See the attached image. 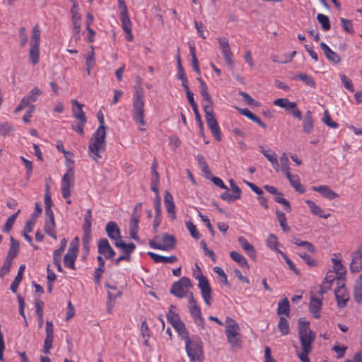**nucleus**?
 <instances>
[{"label": "nucleus", "mask_w": 362, "mask_h": 362, "mask_svg": "<svg viewBox=\"0 0 362 362\" xmlns=\"http://www.w3.org/2000/svg\"><path fill=\"white\" fill-rule=\"evenodd\" d=\"M98 119L99 126L92 134L88 142V156L96 163L103 158V153L106 151V129L103 114L98 112Z\"/></svg>", "instance_id": "obj_1"}, {"label": "nucleus", "mask_w": 362, "mask_h": 362, "mask_svg": "<svg viewBox=\"0 0 362 362\" xmlns=\"http://www.w3.org/2000/svg\"><path fill=\"white\" fill-rule=\"evenodd\" d=\"M197 81L199 82V91L202 97V104L205 113L206 124L214 138L217 141H221V132L218 122L214 115L213 110V100L210 94L209 93L208 86L201 78H197Z\"/></svg>", "instance_id": "obj_2"}, {"label": "nucleus", "mask_w": 362, "mask_h": 362, "mask_svg": "<svg viewBox=\"0 0 362 362\" xmlns=\"http://www.w3.org/2000/svg\"><path fill=\"white\" fill-rule=\"evenodd\" d=\"M298 337L302 351L298 352L297 356L301 362H310L308 355L313 350L315 333L310 329L308 322H303L301 320L298 321Z\"/></svg>", "instance_id": "obj_3"}, {"label": "nucleus", "mask_w": 362, "mask_h": 362, "mask_svg": "<svg viewBox=\"0 0 362 362\" xmlns=\"http://www.w3.org/2000/svg\"><path fill=\"white\" fill-rule=\"evenodd\" d=\"M132 117L141 132H145L146 122L145 119V101L144 90L141 88H136L132 98Z\"/></svg>", "instance_id": "obj_4"}, {"label": "nucleus", "mask_w": 362, "mask_h": 362, "mask_svg": "<svg viewBox=\"0 0 362 362\" xmlns=\"http://www.w3.org/2000/svg\"><path fill=\"white\" fill-rule=\"evenodd\" d=\"M185 342V349L189 362H204L203 343L197 336H193Z\"/></svg>", "instance_id": "obj_5"}, {"label": "nucleus", "mask_w": 362, "mask_h": 362, "mask_svg": "<svg viewBox=\"0 0 362 362\" xmlns=\"http://www.w3.org/2000/svg\"><path fill=\"white\" fill-rule=\"evenodd\" d=\"M193 276L198 281L197 286L200 289L202 297L204 303L210 306L213 301L212 289L206 276L202 272L200 267L196 264L193 272Z\"/></svg>", "instance_id": "obj_6"}, {"label": "nucleus", "mask_w": 362, "mask_h": 362, "mask_svg": "<svg viewBox=\"0 0 362 362\" xmlns=\"http://www.w3.org/2000/svg\"><path fill=\"white\" fill-rule=\"evenodd\" d=\"M240 328L239 325L230 317L226 318V335L232 349L241 347Z\"/></svg>", "instance_id": "obj_7"}, {"label": "nucleus", "mask_w": 362, "mask_h": 362, "mask_svg": "<svg viewBox=\"0 0 362 362\" xmlns=\"http://www.w3.org/2000/svg\"><path fill=\"white\" fill-rule=\"evenodd\" d=\"M175 238L173 235L163 233L160 236H156L154 239L149 241V246L151 248L169 251L175 246Z\"/></svg>", "instance_id": "obj_8"}, {"label": "nucleus", "mask_w": 362, "mask_h": 362, "mask_svg": "<svg viewBox=\"0 0 362 362\" xmlns=\"http://www.w3.org/2000/svg\"><path fill=\"white\" fill-rule=\"evenodd\" d=\"M192 286L191 280L188 277L183 276L173 284L170 293L179 298L188 297L189 295V289Z\"/></svg>", "instance_id": "obj_9"}, {"label": "nucleus", "mask_w": 362, "mask_h": 362, "mask_svg": "<svg viewBox=\"0 0 362 362\" xmlns=\"http://www.w3.org/2000/svg\"><path fill=\"white\" fill-rule=\"evenodd\" d=\"M141 203H136L133 209L132 216L129 221V235L134 240H139L138 236V230H139V223L140 221V216L141 214Z\"/></svg>", "instance_id": "obj_10"}, {"label": "nucleus", "mask_w": 362, "mask_h": 362, "mask_svg": "<svg viewBox=\"0 0 362 362\" xmlns=\"http://www.w3.org/2000/svg\"><path fill=\"white\" fill-rule=\"evenodd\" d=\"M78 253V239L76 238L69 245V249L64 257V266L75 269V262Z\"/></svg>", "instance_id": "obj_11"}, {"label": "nucleus", "mask_w": 362, "mask_h": 362, "mask_svg": "<svg viewBox=\"0 0 362 362\" xmlns=\"http://www.w3.org/2000/svg\"><path fill=\"white\" fill-rule=\"evenodd\" d=\"M188 303L189 311L192 317L194 319L195 323L198 326H200L202 329H204V319L202 315L201 309L197 305L192 292H189V295L188 296Z\"/></svg>", "instance_id": "obj_12"}, {"label": "nucleus", "mask_w": 362, "mask_h": 362, "mask_svg": "<svg viewBox=\"0 0 362 362\" xmlns=\"http://www.w3.org/2000/svg\"><path fill=\"white\" fill-rule=\"evenodd\" d=\"M74 170L70 168L67 170V172L63 175L62 183H61V190L62 195L64 199H68L71 196V188L74 186Z\"/></svg>", "instance_id": "obj_13"}, {"label": "nucleus", "mask_w": 362, "mask_h": 362, "mask_svg": "<svg viewBox=\"0 0 362 362\" xmlns=\"http://www.w3.org/2000/svg\"><path fill=\"white\" fill-rule=\"evenodd\" d=\"M334 281H336L339 286L343 282V279L337 275L334 271H328L322 285L320 286L318 293H320L321 296H323L324 293L330 289L332 284Z\"/></svg>", "instance_id": "obj_14"}, {"label": "nucleus", "mask_w": 362, "mask_h": 362, "mask_svg": "<svg viewBox=\"0 0 362 362\" xmlns=\"http://www.w3.org/2000/svg\"><path fill=\"white\" fill-rule=\"evenodd\" d=\"M217 41L226 64L230 67H233L234 64L233 59V54L230 51L228 40L226 37H218Z\"/></svg>", "instance_id": "obj_15"}, {"label": "nucleus", "mask_w": 362, "mask_h": 362, "mask_svg": "<svg viewBox=\"0 0 362 362\" xmlns=\"http://www.w3.org/2000/svg\"><path fill=\"white\" fill-rule=\"evenodd\" d=\"M319 295V297H315L312 295L309 303V310L315 319L320 317V311L322 306L323 296H321L320 293Z\"/></svg>", "instance_id": "obj_16"}, {"label": "nucleus", "mask_w": 362, "mask_h": 362, "mask_svg": "<svg viewBox=\"0 0 362 362\" xmlns=\"http://www.w3.org/2000/svg\"><path fill=\"white\" fill-rule=\"evenodd\" d=\"M98 252L106 259H112L115 255L114 250L105 238H101L98 240Z\"/></svg>", "instance_id": "obj_17"}, {"label": "nucleus", "mask_w": 362, "mask_h": 362, "mask_svg": "<svg viewBox=\"0 0 362 362\" xmlns=\"http://www.w3.org/2000/svg\"><path fill=\"white\" fill-rule=\"evenodd\" d=\"M350 270L351 272H358L362 269V247H358L352 252Z\"/></svg>", "instance_id": "obj_18"}, {"label": "nucleus", "mask_w": 362, "mask_h": 362, "mask_svg": "<svg viewBox=\"0 0 362 362\" xmlns=\"http://www.w3.org/2000/svg\"><path fill=\"white\" fill-rule=\"evenodd\" d=\"M337 305L339 308H344L349 299V296L344 285H339L334 291Z\"/></svg>", "instance_id": "obj_19"}, {"label": "nucleus", "mask_w": 362, "mask_h": 362, "mask_svg": "<svg viewBox=\"0 0 362 362\" xmlns=\"http://www.w3.org/2000/svg\"><path fill=\"white\" fill-rule=\"evenodd\" d=\"M259 151L267 158L271 163L273 168L276 172L279 171V164L277 159V155L272 149H266L263 146H259Z\"/></svg>", "instance_id": "obj_20"}, {"label": "nucleus", "mask_w": 362, "mask_h": 362, "mask_svg": "<svg viewBox=\"0 0 362 362\" xmlns=\"http://www.w3.org/2000/svg\"><path fill=\"white\" fill-rule=\"evenodd\" d=\"M164 202L166 211L169 215L170 218L172 221L175 220L176 218V211H175V205L173 202V197L172 194L166 191L164 196Z\"/></svg>", "instance_id": "obj_21"}, {"label": "nucleus", "mask_w": 362, "mask_h": 362, "mask_svg": "<svg viewBox=\"0 0 362 362\" xmlns=\"http://www.w3.org/2000/svg\"><path fill=\"white\" fill-rule=\"evenodd\" d=\"M312 189L315 192H319L325 198H326L329 200H333V199L339 197L338 194L336 193L335 192H334L327 185L313 186V187H312Z\"/></svg>", "instance_id": "obj_22"}, {"label": "nucleus", "mask_w": 362, "mask_h": 362, "mask_svg": "<svg viewBox=\"0 0 362 362\" xmlns=\"http://www.w3.org/2000/svg\"><path fill=\"white\" fill-rule=\"evenodd\" d=\"M79 10V6L76 5L74 6H71L70 10L73 28L77 34L81 31V22L82 19Z\"/></svg>", "instance_id": "obj_23"}, {"label": "nucleus", "mask_w": 362, "mask_h": 362, "mask_svg": "<svg viewBox=\"0 0 362 362\" xmlns=\"http://www.w3.org/2000/svg\"><path fill=\"white\" fill-rule=\"evenodd\" d=\"M107 236L112 240H121L120 230L115 221H109L105 227Z\"/></svg>", "instance_id": "obj_24"}, {"label": "nucleus", "mask_w": 362, "mask_h": 362, "mask_svg": "<svg viewBox=\"0 0 362 362\" xmlns=\"http://www.w3.org/2000/svg\"><path fill=\"white\" fill-rule=\"evenodd\" d=\"M320 47L323 50L325 56L329 62L336 64L340 63L341 58L339 55L332 51L327 44L323 42H321Z\"/></svg>", "instance_id": "obj_25"}, {"label": "nucleus", "mask_w": 362, "mask_h": 362, "mask_svg": "<svg viewBox=\"0 0 362 362\" xmlns=\"http://www.w3.org/2000/svg\"><path fill=\"white\" fill-rule=\"evenodd\" d=\"M71 103L73 105V116L79 121L86 122V117L83 110V105L78 103L76 100L72 99Z\"/></svg>", "instance_id": "obj_26"}, {"label": "nucleus", "mask_w": 362, "mask_h": 362, "mask_svg": "<svg viewBox=\"0 0 362 362\" xmlns=\"http://www.w3.org/2000/svg\"><path fill=\"white\" fill-rule=\"evenodd\" d=\"M148 256H149L156 263H173L177 260L175 255H171L168 257L163 256L153 252H148Z\"/></svg>", "instance_id": "obj_27"}, {"label": "nucleus", "mask_w": 362, "mask_h": 362, "mask_svg": "<svg viewBox=\"0 0 362 362\" xmlns=\"http://www.w3.org/2000/svg\"><path fill=\"white\" fill-rule=\"evenodd\" d=\"M314 128V121L313 114L310 110H308L303 119V130L305 134H310L313 132Z\"/></svg>", "instance_id": "obj_28"}, {"label": "nucleus", "mask_w": 362, "mask_h": 362, "mask_svg": "<svg viewBox=\"0 0 362 362\" xmlns=\"http://www.w3.org/2000/svg\"><path fill=\"white\" fill-rule=\"evenodd\" d=\"M238 241L241 247L246 252L249 257L251 258H255L256 257V252L254 247L247 241L245 238L239 237Z\"/></svg>", "instance_id": "obj_29"}, {"label": "nucleus", "mask_w": 362, "mask_h": 362, "mask_svg": "<svg viewBox=\"0 0 362 362\" xmlns=\"http://www.w3.org/2000/svg\"><path fill=\"white\" fill-rule=\"evenodd\" d=\"M305 203L310 208V212L313 215H316L324 218H327L330 216L329 214H325L321 207L316 204L313 201L307 199Z\"/></svg>", "instance_id": "obj_30"}, {"label": "nucleus", "mask_w": 362, "mask_h": 362, "mask_svg": "<svg viewBox=\"0 0 362 362\" xmlns=\"http://www.w3.org/2000/svg\"><path fill=\"white\" fill-rule=\"evenodd\" d=\"M274 105L284 109L286 111L291 110L297 107L295 102L289 101L287 98H278L274 100Z\"/></svg>", "instance_id": "obj_31"}, {"label": "nucleus", "mask_w": 362, "mask_h": 362, "mask_svg": "<svg viewBox=\"0 0 362 362\" xmlns=\"http://www.w3.org/2000/svg\"><path fill=\"white\" fill-rule=\"evenodd\" d=\"M173 327L175 329L181 339L185 340V341L191 339V337H189V332L186 329L185 325L182 320L173 325Z\"/></svg>", "instance_id": "obj_32"}, {"label": "nucleus", "mask_w": 362, "mask_h": 362, "mask_svg": "<svg viewBox=\"0 0 362 362\" xmlns=\"http://www.w3.org/2000/svg\"><path fill=\"white\" fill-rule=\"evenodd\" d=\"M115 245L117 247L120 248L122 250V252H124V254L129 255L130 256H131V254L133 252V251L136 248V245L134 243H131L127 244V243H124L122 240L115 241Z\"/></svg>", "instance_id": "obj_33"}, {"label": "nucleus", "mask_w": 362, "mask_h": 362, "mask_svg": "<svg viewBox=\"0 0 362 362\" xmlns=\"http://www.w3.org/2000/svg\"><path fill=\"white\" fill-rule=\"evenodd\" d=\"M25 266L24 264H21L18 269V274L15 277L14 280L12 281L10 288L12 292L16 293L19 284L22 281L23 274L25 271Z\"/></svg>", "instance_id": "obj_34"}, {"label": "nucleus", "mask_w": 362, "mask_h": 362, "mask_svg": "<svg viewBox=\"0 0 362 362\" xmlns=\"http://www.w3.org/2000/svg\"><path fill=\"white\" fill-rule=\"evenodd\" d=\"M277 313L278 315H284L286 317H289L290 305L288 300L286 298L279 302Z\"/></svg>", "instance_id": "obj_35"}, {"label": "nucleus", "mask_w": 362, "mask_h": 362, "mask_svg": "<svg viewBox=\"0 0 362 362\" xmlns=\"http://www.w3.org/2000/svg\"><path fill=\"white\" fill-rule=\"evenodd\" d=\"M18 252L19 244L13 238H11V246L6 258L13 262V259L17 256Z\"/></svg>", "instance_id": "obj_36"}, {"label": "nucleus", "mask_w": 362, "mask_h": 362, "mask_svg": "<svg viewBox=\"0 0 362 362\" xmlns=\"http://www.w3.org/2000/svg\"><path fill=\"white\" fill-rule=\"evenodd\" d=\"M230 257L231 259L237 262L240 266L243 267L249 268V264L246 258L239 252L232 251L230 252Z\"/></svg>", "instance_id": "obj_37"}, {"label": "nucleus", "mask_w": 362, "mask_h": 362, "mask_svg": "<svg viewBox=\"0 0 362 362\" xmlns=\"http://www.w3.org/2000/svg\"><path fill=\"white\" fill-rule=\"evenodd\" d=\"M291 184V185L299 193H304L305 188L300 183V179L297 175H293L291 176V178H287Z\"/></svg>", "instance_id": "obj_38"}, {"label": "nucleus", "mask_w": 362, "mask_h": 362, "mask_svg": "<svg viewBox=\"0 0 362 362\" xmlns=\"http://www.w3.org/2000/svg\"><path fill=\"white\" fill-rule=\"evenodd\" d=\"M29 59L33 65L40 61V46H30Z\"/></svg>", "instance_id": "obj_39"}, {"label": "nucleus", "mask_w": 362, "mask_h": 362, "mask_svg": "<svg viewBox=\"0 0 362 362\" xmlns=\"http://www.w3.org/2000/svg\"><path fill=\"white\" fill-rule=\"evenodd\" d=\"M40 30L37 25H35L32 29L31 41L30 46H40Z\"/></svg>", "instance_id": "obj_40"}, {"label": "nucleus", "mask_w": 362, "mask_h": 362, "mask_svg": "<svg viewBox=\"0 0 362 362\" xmlns=\"http://www.w3.org/2000/svg\"><path fill=\"white\" fill-rule=\"evenodd\" d=\"M86 65L88 75L90 74L92 69L95 66V53L93 47H91L90 52L86 56Z\"/></svg>", "instance_id": "obj_41"}, {"label": "nucleus", "mask_w": 362, "mask_h": 362, "mask_svg": "<svg viewBox=\"0 0 362 362\" xmlns=\"http://www.w3.org/2000/svg\"><path fill=\"white\" fill-rule=\"evenodd\" d=\"M332 261L333 263V269L337 275L341 276L342 279L346 274V269L341 264L340 260H338L335 258H332Z\"/></svg>", "instance_id": "obj_42"}, {"label": "nucleus", "mask_w": 362, "mask_h": 362, "mask_svg": "<svg viewBox=\"0 0 362 362\" xmlns=\"http://www.w3.org/2000/svg\"><path fill=\"white\" fill-rule=\"evenodd\" d=\"M267 246L272 250L276 251L279 253V251H281L279 249V241L277 237L274 234H269L267 241H266Z\"/></svg>", "instance_id": "obj_43"}, {"label": "nucleus", "mask_w": 362, "mask_h": 362, "mask_svg": "<svg viewBox=\"0 0 362 362\" xmlns=\"http://www.w3.org/2000/svg\"><path fill=\"white\" fill-rule=\"evenodd\" d=\"M278 328L282 335H287L290 332L289 324L284 316H281L278 323Z\"/></svg>", "instance_id": "obj_44"}, {"label": "nucleus", "mask_w": 362, "mask_h": 362, "mask_svg": "<svg viewBox=\"0 0 362 362\" xmlns=\"http://www.w3.org/2000/svg\"><path fill=\"white\" fill-rule=\"evenodd\" d=\"M276 216H277V220H278L282 230L284 232L289 231L290 228L287 225V220H286V214L280 210H276Z\"/></svg>", "instance_id": "obj_45"}, {"label": "nucleus", "mask_w": 362, "mask_h": 362, "mask_svg": "<svg viewBox=\"0 0 362 362\" xmlns=\"http://www.w3.org/2000/svg\"><path fill=\"white\" fill-rule=\"evenodd\" d=\"M293 78L299 79V80L302 81L305 84H306L312 88L316 87V83L314 81L313 78L306 74L300 73L297 76H296Z\"/></svg>", "instance_id": "obj_46"}, {"label": "nucleus", "mask_w": 362, "mask_h": 362, "mask_svg": "<svg viewBox=\"0 0 362 362\" xmlns=\"http://www.w3.org/2000/svg\"><path fill=\"white\" fill-rule=\"evenodd\" d=\"M317 20L321 24L323 30L327 31L330 30V21L327 16L322 13H318L317 15Z\"/></svg>", "instance_id": "obj_47"}, {"label": "nucleus", "mask_w": 362, "mask_h": 362, "mask_svg": "<svg viewBox=\"0 0 362 362\" xmlns=\"http://www.w3.org/2000/svg\"><path fill=\"white\" fill-rule=\"evenodd\" d=\"M173 308H175V307L173 305H170V309L167 314V320L172 326L181 320L178 314L173 310Z\"/></svg>", "instance_id": "obj_48"}, {"label": "nucleus", "mask_w": 362, "mask_h": 362, "mask_svg": "<svg viewBox=\"0 0 362 362\" xmlns=\"http://www.w3.org/2000/svg\"><path fill=\"white\" fill-rule=\"evenodd\" d=\"M120 20L122 23V27L123 30H126L129 29H132V23L130 20L129 13L121 14L120 15Z\"/></svg>", "instance_id": "obj_49"}, {"label": "nucleus", "mask_w": 362, "mask_h": 362, "mask_svg": "<svg viewBox=\"0 0 362 362\" xmlns=\"http://www.w3.org/2000/svg\"><path fill=\"white\" fill-rule=\"evenodd\" d=\"M282 196H283L282 193L278 192V194H275L274 201L279 204H281L283 206H284L285 210L287 212H290L291 211V207L290 206V204Z\"/></svg>", "instance_id": "obj_50"}, {"label": "nucleus", "mask_w": 362, "mask_h": 362, "mask_svg": "<svg viewBox=\"0 0 362 362\" xmlns=\"http://www.w3.org/2000/svg\"><path fill=\"white\" fill-rule=\"evenodd\" d=\"M340 22L344 30L348 33L352 34L354 33L352 21L344 18H340Z\"/></svg>", "instance_id": "obj_51"}, {"label": "nucleus", "mask_w": 362, "mask_h": 362, "mask_svg": "<svg viewBox=\"0 0 362 362\" xmlns=\"http://www.w3.org/2000/svg\"><path fill=\"white\" fill-rule=\"evenodd\" d=\"M42 91L37 87H34L25 97L32 103L37 100V98L42 94Z\"/></svg>", "instance_id": "obj_52"}, {"label": "nucleus", "mask_w": 362, "mask_h": 362, "mask_svg": "<svg viewBox=\"0 0 362 362\" xmlns=\"http://www.w3.org/2000/svg\"><path fill=\"white\" fill-rule=\"evenodd\" d=\"M13 131V127L11 123L4 122L0 124V134L3 136H7Z\"/></svg>", "instance_id": "obj_53"}, {"label": "nucleus", "mask_w": 362, "mask_h": 362, "mask_svg": "<svg viewBox=\"0 0 362 362\" xmlns=\"http://www.w3.org/2000/svg\"><path fill=\"white\" fill-rule=\"evenodd\" d=\"M294 244H296L298 246L303 247L308 251L313 253L315 252V247L314 245L308 241H303L300 240L299 239H295L293 241Z\"/></svg>", "instance_id": "obj_54"}, {"label": "nucleus", "mask_w": 362, "mask_h": 362, "mask_svg": "<svg viewBox=\"0 0 362 362\" xmlns=\"http://www.w3.org/2000/svg\"><path fill=\"white\" fill-rule=\"evenodd\" d=\"M19 212L20 210H18L16 214H13L7 219L4 228V232L8 233L11 230Z\"/></svg>", "instance_id": "obj_55"}, {"label": "nucleus", "mask_w": 362, "mask_h": 362, "mask_svg": "<svg viewBox=\"0 0 362 362\" xmlns=\"http://www.w3.org/2000/svg\"><path fill=\"white\" fill-rule=\"evenodd\" d=\"M322 121L326 125H327L329 127L337 128L339 127V124L337 122H333L332 120L329 113L327 110H325L324 112Z\"/></svg>", "instance_id": "obj_56"}, {"label": "nucleus", "mask_w": 362, "mask_h": 362, "mask_svg": "<svg viewBox=\"0 0 362 362\" xmlns=\"http://www.w3.org/2000/svg\"><path fill=\"white\" fill-rule=\"evenodd\" d=\"M187 228L188 229L189 232L190 233V235L196 240L199 239L200 235L198 232L196 226L192 223V222H187L186 223Z\"/></svg>", "instance_id": "obj_57"}, {"label": "nucleus", "mask_w": 362, "mask_h": 362, "mask_svg": "<svg viewBox=\"0 0 362 362\" xmlns=\"http://www.w3.org/2000/svg\"><path fill=\"white\" fill-rule=\"evenodd\" d=\"M340 79L344 85V86L349 91L353 92L354 91V85L352 83V81L345 75V74H340Z\"/></svg>", "instance_id": "obj_58"}, {"label": "nucleus", "mask_w": 362, "mask_h": 362, "mask_svg": "<svg viewBox=\"0 0 362 362\" xmlns=\"http://www.w3.org/2000/svg\"><path fill=\"white\" fill-rule=\"evenodd\" d=\"M214 272L218 276L219 279L221 282L224 283L226 285L228 284L227 276L225 272L219 267H215L214 268Z\"/></svg>", "instance_id": "obj_59"}, {"label": "nucleus", "mask_w": 362, "mask_h": 362, "mask_svg": "<svg viewBox=\"0 0 362 362\" xmlns=\"http://www.w3.org/2000/svg\"><path fill=\"white\" fill-rule=\"evenodd\" d=\"M347 347L346 346L334 345L332 347V350L337 354V358H342L344 355Z\"/></svg>", "instance_id": "obj_60"}, {"label": "nucleus", "mask_w": 362, "mask_h": 362, "mask_svg": "<svg viewBox=\"0 0 362 362\" xmlns=\"http://www.w3.org/2000/svg\"><path fill=\"white\" fill-rule=\"evenodd\" d=\"M30 104H31V103L28 100V99L25 96H24L21 99L19 105L16 107V109L14 110V113L17 114V113L20 112L25 107L30 106Z\"/></svg>", "instance_id": "obj_61"}, {"label": "nucleus", "mask_w": 362, "mask_h": 362, "mask_svg": "<svg viewBox=\"0 0 362 362\" xmlns=\"http://www.w3.org/2000/svg\"><path fill=\"white\" fill-rule=\"evenodd\" d=\"M298 254L310 267L316 265V262L311 257L310 255L303 252H298Z\"/></svg>", "instance_id": "obj_62"}, {"label": "nucleus", "mask_w": 362, "mask_h": 362, "mask_svg": "<svg viewBox=\"0 0 362 362\" xmlns=\"http://www.w3.org/2000/svg\"><path fill=\"white\" fill-rule=\"evenodd\" d=\"M56 225L54 219H45L44 230L45 233L55 230Z\"/></svg>", "instance_id": "obj_63"}, {"label": "nucleus", "mask_w": 362, "mask_h": 362, "mask_svg": "<svg viewBox=\"0 0 362 362\" xmlns=\"http://www.w3.org/2000/svg\"><path fill=\"white\" fill-rule=\"evenodd\" d=\"M54 338L45 337L44 340L43 352L45 354H49L50 350L52 348Z\"/></svg>", "instance_id": "obj_64"}]
</instances>
